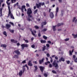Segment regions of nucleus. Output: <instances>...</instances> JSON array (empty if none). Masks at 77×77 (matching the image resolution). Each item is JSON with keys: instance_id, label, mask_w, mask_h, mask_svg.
<instances>
[{"instance_id": "17", "label": "nucleus", "mask_w": 77, "mask_h": 77, "mask_svg": "<svg viewBox=\"0 0 77 77\" xmlns=\"http://www.w3.org/2000/svg\"><path fill=\"white\" fill-rule=\"evenodd\" d=\"M29 30L31 32L32 34V35H33V36H35V34L34 33H33V32L32 31V29H30Z\"/></svg>"}, {"instance_id": "10", "label": "nucleus", "mask_w": 77, "mask_h": 77, "mask_svg": "<svg viewBox=\"0 0 77 77\" xmlns=\"http://www.w3.org/2000/svg\"><path fill=\"white\" fill-rule=\"evenodd\" d=\"M50 16L51 18H53L54 17V14L53 12H51L50 14Z\"/></svg>"}, {"instance_id": "49", "label": "nucleus", "mask_w": 77, "mask_h": 77, "mask_svg": "<svg viewBox=\"0 0 77 77\" xmlns=\"http://www.w3.org/2000/svg\"><path fill=\"white\" fill-rule=\"evenodd\" d=\"M23 66V68H24V67H27V66H28L27 65V64H26L24 66Z\"/></svg>"}, {"instance_id": "24", "label": "nucleus", "mask_w": 77, "mask_h": 77, "mask_svg": "<svg viewBox=\"0 0 77 77\" xmlns=\"http://www.w3.org/2000/svg\"><path fill=\"white\" fill-rule=\"evenodd\" d=\"M34 67L35 68V69H34V71H36V70L38 69V67L36 66H35Z\"/></svg>"}, {"instance_id": "43", "label": "nucleus", "mask_w": 77, "mask_h": 77, "mask_svg": "<svg viewBox=\"0 0 77 77\" xmlns=\"http://www.w3.org/2000/svg\"><path fill=\"white\" fill-rule=\"evenodd\" d=\"M49 66L50 68H52V64H51V63H50L49 65Z\"/></svg>"}, {"instance_id": "1", "label": "nucleus", "mask_w": 77, "mask_h": 77, "mask_svg": "<svg viewBox=\"0 0 77 77\" xmlns=\"http://www.w3.org/2000/svg\"><path fill=\"white\" fill-rule=\"evenodd\" d=\"M14 53L17 54V55H14V56L13 58H16V59H18L19 58V57L18 56L19 55H21V53H20V52L18 50H16L14 51Z\"/></svg>"}, {"instance_id": "42", "label": "nucleus", "mask_w": 77, "mask_h": 77, "mask_svg": "<svg viewBox=\"0 0 77 77\" xmlns=\"http://www.w3.org/2000/svg\"><path fill=\"white\" fill-rule=\"evenodd\" d=\"M76 19V17H74L72 20V22H74V21H75V20Z\"/></svg>"}, {"instance_id": "18", "label": "nucleus", "mask_w": 77, "mask_h": 77, "mask_svg": "<svg viewBox=\"0 0 77 77\" xmlns=\"http://www.w3.org/2000/svg\"><path fill=\"white\" fill-rule=\"evenodd\" d=\"M62 25H63V23H59L57 25V27H59V26H62Z\"/></svg>"}, {"instance_id": "16", "label": "nucleus", "mask_w": 77, "mask_h": 77, "mask_svg": "<svg viewBox=\"0 0 77 77\" xmlns=\"http://www.w3.org/2000/svg\"><path fill=\"white\" fill-rule=\"evenodd\" d=\"M1 47H4V48H6V47L7 46L6 45L4 44H2L1 45Z\"/></svg>"}, {"instance_id": "45", "label": "nucleus", "mask_w": 77, "mask_h": 77, "mask_svg": "<svg viewBox=\"0 0 77 77\" xmlns=\"http://www.w3.org/2000/svg\"><path fill=\"white\" fill-rule=\"evenodd\" d=\"M46 55L47 56V57H50V54H49V53H48Z\"/></svg>"}, {"instance_id": "36", "label": "nucleus", "mask_w": 77, "mask_h": 77, "mask_svg": "<svg viewBox=\"0 0 77 77\" xmlns=\"http://www.w3.org/2000/svg\"><path fill=\"white\" fill-rule=\"evenodd\" d=\"M10 24H11L12 25V26H14V23L11 22H9Z\"/></svg>"}, {"instance_id": "35", "label": "nucleus", "mask_w": 77, "mask_h": 77, "mask_svg": "<svg viewBox=\"0 0 77 77\" xmlns=\"http://www.w3.org/2000/svg\"><path fill=\"white\" fill-rule=\"evenodd\" d=\"M6 3L8 5V6H10V3H9L8 2V1H6Z\"/></svg>"}, {"instance_id": "28", "label": "nucleus", "mask_w": 77, "mask_h": 77, "mask_svg": "<svg viewBox=\"0 0 77 77\" xmlns=\"http://www.w3.org/2000/svg\"><path fill=\"white\" fill-rule=\"evenodd\" d=\"M48 63H50V62L49 61H48L47 62H46L45 63V64L46 65H48Z\"/></svg>"}, {"instance_id": "11", "label": "nucleus", "mask_w": 77, "mask_h": 77, "mask_svg": "<svg viewBox=\"0 0 77 77\" xmlns=\"http://www.w3.org/2000/svg\"><path fill=\"white\" fill-rule=\"evenodd\" d=\"M59 12V8L57 7L56 8V11H55L56 12V14L55 16L56 17H57V13Z\"/></svg>"}, {"instance_id": "60", "label": "nucleus", "mask_w": 77, "mask_h": 77, "mask_svg": "<svg viewBox=\"0 0 77 77\" xmlns=\"http://www.w3.org/2000/svg\"><path fill=\"white\" fill-rule=\"evenodd\" d=\"M42 25H41V27L42 28H43V27H44V25L43 24H41Z\"/></svg>"}, {"instance_id": "27", "label": "nucleus", "mask_w": 77, "mask_h": 77, "mask_svg": "<svg viewBox=\"0 0 77 77\" xmlns=\"http://www.w3.org/2000/svg\"><path fill=\"white\" fill-rule=\"evenodd\" d=\"M38 12V9H36L35 10L34 12H33V14H36V13Z\"/></svg>"}, {"instance_id": "57", "label": "nucleus", "mask_w": 77, "mask_h": 77, "mask_svg": "<svg viewBox=\"0 0 77 77\" xmlns=\"http://www.w3.org/2000/svg\"><path fill=\"white\" fill-rule=\"evenodd\" d=\"M67 64H69V63H70V61H69V60L67 61Z\"/></svg>"}, {"instance_id": "5", "label": "nucleus", "mask_w": 77, "mask_h": 77, "mask_svg": "<svg viewBox=\"0 0 77 77\" xmlns=\"http://www.w3.org/2000/svg\"><path fill=\"white\" fill-rule=\"evenodd\" d=\"M21 46L22 47V49H24V47H28V45L26 44H22L21 45Z\"/></svg>"}, {"instance_id": "25", "label": "nucleus", "mask_w": 77, "mask_h": 77, "mask_svg": "<svg viewBox=\"0 0 77 77\" xmlns=\"http://www.w3.org/2000/svg\"><path fill=\"white\" fill-rule=\"evenodd\" d=\"M3 34L4 35H5V36H7V33L6 31H4L3 32Z\"/></svg>"}, {"instance_id": "22", "label": "nucleus", "mask_w": 77, "mask_h": 77, "mask_svg": "<svg viewBox=\"0 0 77 77\" xmlns=\"http://www.w3.org/2000/svg\"><path fill=\"white\" fill-rule=\"evenodd\" d=\"M41 24H43V25H46V24H47V22H42L41 23Z\"/></svg>"}, {"instance_id": "63", "label": "nucleus", "mask_w": 77, "mask_h": 77, "mask_svg": "<svg viewBox=\"0 0 77 77\" xmlns=\"http://www.w3.org/2000/svg\"><path fill=\"white\" fill-rule=\"evenodd\" d=\"M0 14H1V17H2V11H0Z\"/></svg>"}, {"instance_id": "38", "label": "nucleus", "mask_w": 77, "mask_h": 77, "mask_svg": "<svg viewBox=\"0 0 77 77\" xmlns=\"http://www.w3.org/2000/svg\"><path fill=\"white\" fill-rule=\"evenodd\" d=\"M43 14L44 16L46 17V16L47 15V14H46V13H45V12H43Z\"/></svg>"}, {"instance_id": "3", "label": "nucleus", "mask_w": 77, "mask_h": 77, "mask_svg": "<svg viewBox=\"0 0 77 77\" xmlns=\"http://www.w3.org/2000/svg\"><path fill=\"white\" fill-rule=\"evenodd\" d=\"M27 14H32V11L30 8H29L27 10Z\"/></svg>"}, {"instance_id": "48", "label": "nucleus", "mask_w": 77, "mask_h": 77, "mask_svg": "<svg viewBox=\"0 0 77 77\" xmlns=\"http://www.w3.org/2000/svg\"><path fill=\"white\" fill-rule=\"evenodd\" d=\"M26 60H24L22 62V63H25L26 62Z\"/></svg>"}, {"instance_id": "58", "label": "nucleus", "mask_w": 77, "mask_h": 77, "mask_svg": "<svg viewBox=\"0 0 77 77\" xmlns=\"http://www.w3.org/2000/svg\"><path fill=\"white\" fill-rule=\"evenodd\" d=\"M24 71H25V68H23V71L22 72H24Z\"/></svg>"}, {"instance_id": "14", "label": "nucleus", "mask_w": 77, "mask_h": 77, "mask_svg": "<svg viewBox=\"0 0 77 77\" xmlns=\"http://www.w3.org/2000/svg\"><path fill=\"white\" fill-rule=\"evenodd\" d=\"M11 24H6V27H7V29H8L9 28H10L11 27Z\"/></svg>"}, {"instance_id": "19", "label": "nucleus", "mask_w": 77, "mask_h": 77, "mask_svg": "<svg viewBox=\"0 0 77 77\" xmlns=\"http://www.w3.org/2000/svg\"><path fill=\"white\" fill-rule=\"evenodd\" d=\"M56 25L55 26H53V30L54 32V31H56Z\"/></svg>"}, {"instance_id": "40", "label": "nucleus", "mask_w": 77, "mask_h": 77, "mask_svg": "<svg viewBox=\"0 0 77 77\" xmlns=\"http://www.w3.org/2000/svg\"><path fill=\"white\" fill-rule=\"evenodd\" d=\"M69 38H66L65 39H64V41H69Z\"/></svg>"}, {"instance_id": "39", "label": "nucleus", "mask_w": 77, "mask_h": 77, "mask_svg": "<svg viewBox=\"0 0 77 77\" xmlns=\"http://www.w3.org/2000/svg\"><path fill=\"white\" fill-rule=\"evenodd\" d=\"M26 6H25V5H23L22 6V8H21V9H25V8Z\"/></svg>"}, {"instance_id": "56", "label": "nucleus", "mask_w": 77, "mask_h": 77, "mask_svg": "<svg viewBox=\"0 0 77 77\" xmlns=\"http://www.w3.org/2000/svg\"><path fill=\"white\" fill-rule=\"evenodd\" d=\"M17 42H18V41H17V40L15 41L14 40V43L16 44V43H17Z\"/></svg>"}, {"instance_id": "51", "label": "nucleus", "mask_w": 77, "mask_h": 77, "mask_svg": "<svg viewBox=\"0 0 77 77\" xmlns=\"http://www.w3.org/2000/svg\"><path fill=\"white\" fill-rule=\"evenodd\" d=\"M44 75L45 77H47V76H48V75L46 73H45L44 74Z\"/></svg>"}, {"instance_id": "12", "label": "nucleus", "mask_w": 77, "mask_h": 77, "mask_svg": "<svg viewBox=\"0 0 77 77\" xmlns=\"http://www.w3.org/2000/svg\"><path fill=\"white\" fill-rule=\"evenodd\" d=\"M44 58H43L42 60H39V64H42V63L44 62Z\"/></svg>"}, {"instance_id": "2", "label": "nucleus", "mask_w": 77, "mask_h": 77, "mask_svg": "<svg viewBox=\"0 0 77 77\" xmlns=\"http://www.w3.org/2000/svg\"><path fill=\"white\" fill-rule=\"evenodd\" d=\"M36 5L37 8H41V6H44V5H45V3L39 2L38 4L36 3Z\"/></svg>"}, {"instance_id": "37", "label": "nucleus", "mask_w": 77, "mask_h": 77, "mask_svg": "<svg viewBox=\"0 0 77 77\" xmlns=\"http://www.w3.org/2000/svg\"><path fill=\"white\" fill-rule=\"evenodd\" d=\"M50 59H51L50 60V62L51 63H52V62H53V60L51 57H50Z\"/></svg>"}, {"instance_id": "62", "label": "nucleus", "mask_w": 77, "mask_h": 77, "mask_svg": "<svg viewBox=\"0 0 77 77\" xmlns=\"http://www.w3.org/2000/svg\"><path fill=\"white\" fill-rule=\"evenodd\" d=\"M58 31H62V29H57Z\"/></svg>"}, {"instance_id": "23", "label": "nucleus", "mask_w": 77, "mask_h": 77, "mask_svg": "<svg viewBox=\"0 0 77 77\" xmlns=\"http://www.w3.org/2000/svg\"><path fill=\"white\" fill-rule=\"evenodd\" d=\"M43 47L42 48V51H45V50L46 49V46L45 45H43Z\"/></svg>"}, {"instance_id": "30", "label": "nucleus", "mask_w": 77, "mask_h": 77, "mask_svg": "<svg viewBox=\"0 0 77 77\" xmlns=\"http://www.w3.org/2000/svg\"><path fill=\"white\" fill-rule=\"evenodd\" d=\"M9 30L11 33H14V30H11V29H9Z\"/></svg>"}, {"instance_id": "13", "label": "nucleus", "mask_w": 77, "mask_h": 77, "mask_svg": "<svg viewBox=\"0 0 77 77\" xmlns=\"http://www.w3.org/2000/svg\"><path fill=\"white\" fill-rule=\"evenodd\" d=\"M61 61H62V62H65V59L63 57H61L60 59H59V61L60 62Z\"/></svg>"}, {"instance_id": "46", "label": "nucleus", "mask_w": 77, "mask_h": 77, "mask_svg": "<svg viewBox=\"0 0 77 77\" xmlns=\"http://www.w3.org/2000/svg\"><path fill=\"white\" fill-rule=\"evenodd\" d=\"M14 41H15V40L14 39H11V42H13L14 43Z\"/></svg>"}, {"instance_id": "6", "label": "nucleus", "mask_w": 77, "mask_h": 77, "mask_svg": "<svg viewBox=\"0 0 77 77\" xmlns=\"http://www.w3.org/2000/svg\"><path fill=\"white\" fill-rule=\"evenodd\" d=\"M8 9L9 10V11L8 17H10V15H11V9H10V6L8 7Z\"/></svg>"}, {"instance_id": "47", "label": "nucleus", "mask_w": 77, "mask_h": 77, "mask_svg": "<svg viewBox=\"0 0 77 77\" xmlns=\"http://www.w3.org/2000/svg\"><path fill=\"white\" fill-rule=\"evenodd\" d=\"M26 5L27 7H30V5L28 3H27Z\"/></svg>"}, {"instance_id": "7", "label": "nucleus", "mask_w": 77, "mask_h": 77, "mask_svg": "<svg viewBox=\"0 0 77 77\" xmlns=\"http://www.w3.org/2000/svg\"><path fill=\"white\" fill-rule=\"evenodd\" d=\"M39 68L41 72H43V71H44V70L45 68H44V67H43L42 66H40L39 67Z\"/></svg>"}, {"instance_id": "55", "label": "nucleus", "mask_w": 77, "mask_h": 77, "mask_svg": "<svg viewBox=\"0 0 77 77\" xmlns=\"http://www.w3.org/2000/svg\"><path fill=\"white\" fill-rule=\"evenodd\" d=\"M75 57H75V55H73V59H75Z\"/></svg>"}, {"instance_id": "4", "label": "nucleus", "mask_w": 77, "mask_h": 77, "mask_svg": "<svg viewBox=\"0 0 77 77\" xmlns=\"http://www.w3.org/2000/svg\"><path fill=\"white\" fill-rule=\"evenodd\" d=\"M52 65L53 66H55V68H57V67L58 68V67H59V66H58V64L56 63V61H54L53 63H52Z\"/></svg>"}, {"instance_id": "26", "label": "nucleus", "mask_w": 77, "mask_h": 77, "mask_svg": "<svg viewBox=\"0 0 77 77\" xmlns=\"http://www.w3.org/2000/svg\"><path fill=\"white\" fill-rule=\"evenodd\" d=\"M47 30V28H45L43 29H42V32H46Z\"/></svg>"}, {"instance_id": "9", "label": "nucleus", "mask_w": 77, "mask_h": 77, "mask_svg": "<svg viewBox=\"0 0 77 77\" xmlns=\"http://www.w3.org/2000/svg\"><path fill=\"white\" fill-rule=\"evenodd\" d=\"M3 0H0V7H1V5H2V3H3ZM3 10V8H0V12L1 11H2Z\"/></svg>"}, {"instance_id": "50", "label": "nucleus", "mask_w": 77, "mask_h": 77, "mask_svg": "<svg viewBox=\"0 0 77 77\" xmlns=\"http://www.w3.org/2000/svg\"><path fill=\"white\" fill-rule=\"evenodd\" d=\"M46 45L47 47H50V45L49 44H46Z\"/></svg>"}, {"instance_id": "33", "label": "nucleus", "mask_w": 77, "mask_h": 77, "mask_svg": "<svg viewBox=\"0 0 77 77\" xmlns=\"http://www.w3.org/2000/svg\"><path fill=\"white\" fill-rule=\"evenodd\" d=\"M34 27L36 29H39V27H38V26H37V25L35 26H34Z\"/></svg>"}, {"instance_id": "31", "label": "nucleus", "mask_w": 77, "mask_h": 77, "mask_svg": "<svg viewBox=\"0 0 77 77\" xmlns=\"http://www.w3.org/2000/svg\"><path fill=\"white\" fill-rule=\"evenodd\" d=\"M43 38L44 39H45V40L47 39V37L46 36H45L44 35L43 36Z\"/></svg>"}, {"instance_id": "54", "label": "nucleus", "mask_w": 77, "mask_h": 77, "mask_svg": "<svg viewBox=\"0 0 77 77\" xmlns=\"http://www.w3.org/2000/svg\"><path fill=\"white\" fill-rule=\"evenodd\" d=\"M35 45H32L31 46V47H32V48H35Z\"/></svg>"}, {"instance_id": "20", "label": "nucleus", "mask_w": 77, "mask_h": 77, "mask_svg": "<svg viewBox=\"0 0 77 77\" xmlns=\"http://www.w3.org/2000/svg\"><path fill=\"white\" fill-rule=\"evenodd\" d=\"M10 17L11 18H12V19H15V18H14V16L13 15V14H10Z\"/></svg>"}, {"instance_id": "61", "label": "nucleus", "mask_w": 77, "mask_h": 77, "mask_svg": "<svg viewBox=\"0 0 77 77\" xmlns=\"http://www.w3.org/2000/svg\"><path fill=\"white\" fill-rule=\"evenodd\" d=\"M17 46H19V45H20V43H17Z\"/></svg>"}, {"instance_id": "34", "label": "nucleus", "mask_w": 77, "mask_h": 77, "mask_svg": "<svg viewBox=\"0 0 77 77\" xmlns=\"http://www.w3.org/2000/svg\"><path fill=\"white\" fill-rule=\"evenodd\" d=\"M52 72L53 73H54V74H57V72H56V71H55L54 70H53L52 71Z\"/></svg>"}, {"instance_id": "8", "label": "nucleus", "mask_w": 77, "mask_h": 77, "mask_svg": "<svg viewBox=\"0 0 77 77\" xmlns=\"http://www.w3.org/2000/svg\"><path fill=\"white\" fill-rule=\"evenodd\" d=\"M28 65L30 66H33V64L32 63V61L31 60H29V62L28 63Z\"/></svg>"}, {"instance_id": "52", "label": "nucleus", "mask_w": 77, "mask_h": 77, "mask_svg": "<svg viewBox=\"0 0 77 77\" xmlns=\"http://www.w3.org/2000/svg\"><path fill=\"white\" fill-rule=\"evenodd\" d=\"M48 44H51V41H48Z\"/></svg>"}, {"instance_id": "59", "label": "nucleus", "mask_w": 77, "mask_h": 77, "mask_svg": "<svg viewBox=\"0 0 77 77\" xmlns=\"http://www.w3.org/2000/svg\"><path fill=\"white\" fill-rule=\"evenodd\" d=\"M25 42L26 43H28V42H29V41L27 40H25Z\"/></svg>"}, {"instance_id": "64", "label": "nucleus", "mask_w": 77, "mask_h": 77, "mask_svg": "<svg viewBox=\"0 0 77 77\" xmlns=\"http://www.w3.org/2000/svg\"><path fill=\"white\" fill-rule=\"evenodd\" d=\"M77 60L76 59L74 60V62H75L76 63H77Z\"/></svg>"}, {"instance_id": "44", "label": "nucleus", "mask_w": 77, "mask_h": 77, "mask_svg": "<svg viewBox=\"0 0 77 77\" xmlns=\"http://www.w3.org/2000/svg\"><path fill=\"white\" fill-rule=\"evenodd\" d=\"M27 20L28 21H32V20H31L30 19V18H29V17H28L27 19Z\"/></svg>"}, {"instance_id": "15", "label": "nucleus", "mask_w": 77, "mask_h": 77, "mask_svg": "<svg viewBox=\"0 0 77 77\" xmlns=\"http://www.w3.org/2000/svg\"><path fill=\"white\" fill-rule=\"evenodd\" d=\"M19 76H20V77L21 76H22V75H23V71H20L19 73Z\"/></svg>"}, {"instance_id": "29", "label": "nucleus", "mask_w": 77, "mask_h": 77, "mask_svg": "<svg viewBox=\"0 0 77 77\" xmlns=\"http://www.w3.org/2000/svg\"><path fill=\"white\" fill-rule=\"evenodd\" d=\"M28 18H32L33 17L32 16V15H30V14H28Z\"/></svg>"}, {"instance_id": "53", "label": "nucleus", "mask_w": 77, "mask_h": 77, "mask_svg": "<svg viewBox=\"0 0 77 77\" xmlns=\"http://www.w3.org/2000/svg\"><path fill=\"white\" fill-rule=\"evenodd\" d=\"M38 36H39V37H41V33H38Z\"/></svg>"}, {"instance_id": "32", "label": "nucleus", "mask_w": 77, "mask_h": 77, "mask_svg": "<svg viewBox=\"0 0 77 77\" xmlns=\"http://www.w3.org/2000/svg\"><path fill=\"white\" fill-rule=\"evenodd\" d=\"M11 2L12 3H13L14 2H17V0H11Z\"/></svg>"}, {"instance_id": "41", "label": "nucleus", "mask_w": 77, "mask_h": 77, "mask_svg": "<svg viewBox=\"0 0 77 77\" xmlns=\"http://www.w3.org/2000/svg\"><path fill=\"white\" fill-rule=\"evenodd\" d=\"M69 54L70 55H72V52L71 50L69 51Z\"/></svg>"}, {"instance_id": "21", "label": "nucleus", "mask_w": 77, "mask_h": 77, "mask_svg": "<svg viewBox=\"0 0 77 77\" xmlns=\"http://www.w3.org/2000/svg\"><path fill=\"white\" fill-rule=\"evenodd\" d=\"M41 42L43 44H44V43H46V41L42 40H41Z\"/></svg>"}]
</instances>
